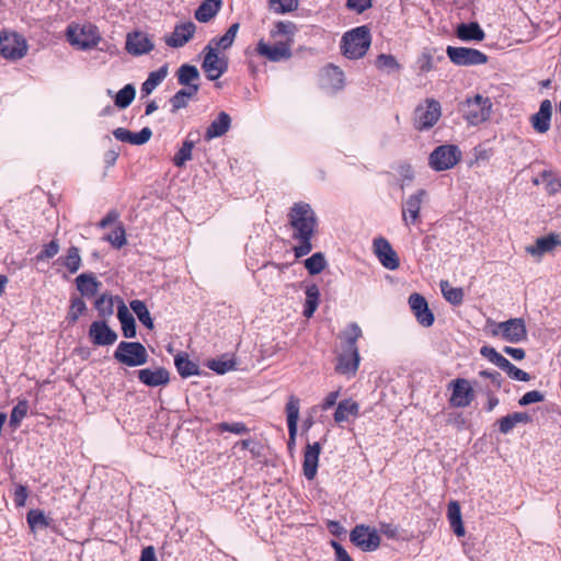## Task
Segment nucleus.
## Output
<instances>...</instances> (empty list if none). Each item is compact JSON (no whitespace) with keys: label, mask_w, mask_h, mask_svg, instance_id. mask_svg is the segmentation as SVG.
<instances>
[{"label":"nucleus","mask_w":561,"mask_h":561,"mask_svg":"<svg viewBox=\"0 0 561 561\" xmlns=\"http://www.w3.org/2000/svg\"><path fill=\"white\" fill-rule=\"evenodd\" d=\"M440 290L444 298L454 306H459L463 301V290L460 287H453L447 280L440 282Z\"/></svg>","instance_id":"44"},{"label":"nucleus","mask_w":561,"mask_h":561,"mask_svg":"<svg viewBox=\"0 0 561 561\" xmlns=\"http://www.w3.org/2000/svg\"><path fill=\"white\" fill-rule=\"evenodd\" d=\"M358 415L359 404L353 399H345L337 403L334 421L340 424L347 421L350 416L357 417Z\"/></svg>","instance_id":"28"},{"label":"nucleus","mask_w":561,"mask_h":561,"mask_svg":"<svg viewBox=\"0 0 561 561\" xmlns=\"http://www.w3.org/2000/svg\"><path fill=\"white\" fill-rule=\"evenodd\" d=\"M58 262L68 270L69 273L75 274L79 271L81 266V256L79 249L77 247H70L67 250V254L65 256H60Z\"/></svg>","instance_id":"42"},{"label":"nucleus","mask_w":561,"mask_h":561,"mask_svg":"<svg viewBox=\"0 0 561 561\" xmlns=\"http://www.w3.org/2000/svg\"><path fill=\"white\" fill-rule=\"evenodd\" d=\"M327 76L331 79V84L335 89H341L344 84V73L343 71L333 65H330L325 69Z\"/></svg>","instance_id":"57"},{"label":"nucleus","mask_w":561,"mask_h":561,"mask_svg":"<svg viewBox=\"0 0 561 561\" xmlns=\"http://www.w3.org/2000/svg\"><path fill=\"white\" fill-rule=\"evenodd\" d=\"M113 135L117 140L122 142H128L131 145H144L151 138L152 131L149 127H144L138 133H133L126 128L118 127L113 130Z\"/></svg>","instance_id":"26"},{"label":"nucleus","mask_w":561,"mask_h":561,"mask_svg":"<svg viewBox=\"0 0 561 561\" xmlns=\"http://www.w3.org/2000/svg\"><path fill=\"white\" fill-rule=\"evenodd\" d=\"M531 417L526 412H514L512 414H507L506 416L501 417L499 423V431L502 434L510 433L518 423H529Z\"/></svg>","instance_id":"33"},{"label":"nucleus","mask_w":561,"mask_h":561,"mask_svg":"<svg viewBox=\"0 0 561 561\" xmlns=\"http://www.w3.org/2000/svg\"><path fill=\"white\" fill-rule=\"evenodd\" d=\"M545 396L538 390H531L526 392L518 401L519 405L525 407L531 403L543 401Z\"/></svg>","instance_id":"60"},{"label":"nucleus","mask_w":561,"mask_h":561,"mask_svg":"<svg viewBox=\"0 0 561 561\" xmlns=\"http://www.w3.org/2000/svg\"><path fill=\"white\" fill-rule=\"evenodd\" d=\"M270 7L276 13H288L297 9L298 0H270Z\"/></svg>","instance_id":"54"},{"label":"nucleus","mask_w":561,"mask_h":561,"mask_svg":"<svg viewBox=\"0 0 561 561\" xmlns=\"http://www.w3.org/2000/svg\"><path fill=\"white\" fill-rule=\"evenodd\" d=\"M447 517L457 537H463L466 531L461 519V511L458 502L451 501L448 504Z\"/></svg>","instance_id":"36"},{"label":"nucleus","mask_w":561,"mask_h":561,"mask_svg":"<svg viewBox=\"0 0 561 561\" xmlns=\"http://www.w3.org/2000/svg\"><path fill=\"white\" fill-rule=\"evenodd\" d=\"M139 381L148 387L165 386L170 381L169 371L164 367L144 368L137 371Z\"/></svg>","instance_id":"23"},{"label":"nucleus","mask_w":561,"mask_h":561,"mask_svg":"<svg viewBox=\"0 0 561 561\" xmlns=\"http://www.w3.org/2000/svg\"><path fill=\"white\" fill-rule=\"evenodd\" d=\"M174 364L179 375L183 378L198 375V365L193 363L186 353L178 354Z\"/></svg>","instance_id":"37"},{"label":"nucleus","mask_w":561,"mask_h":561,"mask_svg":"<svg viewBox=\"0 0 561 561\" xmlns=\"http://www.w3.org/2000/svg\"><path fill=\"white\" fill-rule=\"evenodd\" d=\"M136 95V90L134 85L126 84L123 89H121L115 95V105L119 108H126L131 104Z\"/></svg>","instance_id":"47"},{"label":"nucleus","mask_w":561,"mask_h":561,"mask_svg":"<svg viewBox=\"0 0 561 561\" xmlns=\"http://www.w3.org/2000/svg\"><path fill=\"white\" fill-rule=\"evenodd\" d=\"M375 65L379 70H400L401 66L396 57L390 54H380L375 60Z\"/></svg>","instance_id":"50"},{"label":"nucleus","mask_w":561,"mask_h":561,"mask_svg":"<svg viewBox=\"0 0 561 561\" xmlns=\"http://www.w3.org/2000/svg\"><path fill=\"white\" fill-rule=\"evenodd\" d=\"M28 405L26 401H20L13 409L10 415V426L16 428L20 426L21 421L26 416Z\"/></svg>","instance_id":"52"},{"label":"nucleus","mask_w":561,"mask_h":561,"mask_svg":"<svg viewBox=\"0 0 561 561\" xmlns=\"http://www.w3.org/2000/svg\"><path fill=\"white\" fill-rule=\"evenodd\" d=\"M89 337L94 345H112L117 340V334L104 321H94L89 329Z\"/></svg>","instance_id":"21"},{"label":"nucleus","mask_w":561,"mask_h":561,"mask_svg":"<svg viewBox=\"0 0 561 561\" xmlns=\"http://www.w3.org/2000/svg\"><path fill=\"white\" fill-rule=\"evenodd\" d=\"M480 353L483 357L488 358L492 364L496 365L499 368L506 359V357H504L494 347L491 346H482Z\"/></svg>","instance_id":"58"},{"label":"nucleus","mask_w":561,"mask_h":561,"mask_svg":"<svg viewBox=\"0 0 561 561\" xmlns=\"http://www.w3.org/2000/svg\"><path fill=\"white\" fill-rule=\"evenodd\" d=\"M457 36L462 41H482L484 32L476 22L462 23L457 28Z\"/></svg>","instance_id":"39"},{"label":"nucleus","mask_w":561,"mask_h":561,"mask_svg":"<svg viewBox=\"0 0 561 561\" xmlns=\"http://www.w3.org/2000/svg\"><path fill=\"white\" fill-rule=\"evenodd\" d=\"M373 0H346V7L357 13H363L371 8Z\"/></svg>","instance_id":"61"},{"label":"nucleus","mask_w":561,"mask_h":561,"mask_svg":"<svg viewBox=\"0 0 561 561\" xmlns=\"http://www.w3.org/2000/svg\"><path fill=\"white\" fill-rule=\"evenodd\" d=\"M442 116V107L435 99H426L416 106L414 112V127L417 130L432 128Z\"/></svg>","instance_id":"9"},{"label":"nucleus","mask_w":561,"mask_h":561,"mask_svg":"<svg viewBox=\"0 0 561 561\" xmlns=\"http://www.w3.org/2000/svg\"><path fill=\"white\" fill-rule=\"evenodd\" d=\"M78 290L87 297H93L99 291L101 283L96 279L93 274H80L76 278Z\"/></svg>","instance_id":"32"},{"label":"nucleus","mask_w":561,"mask_h":561,"mask_svg":"<svg viewBox=\"0 0 561 561\" xmlns=\"http://www.w3.org/2000/svg\"><path fill=\"white\" fill-rule=\"evenodd\" d=\"M500 368L504 370L507 374V376L514 380L529 381L531 378L528 373L513 365L507 358Z\"/></svg>","instance_id":"49"},{"label":"nucleus","mask_w":561,"mask_h":561,"mask_svg":"<svg viewBox=\"0 0 561 561\" xmlns=\"http://www.w3.org/2000/svg\"><path fill=\"white\" fill-rule=\"evenodd\" d=\"M492 102L489 98L477 94L468 98L462 104L463 118L470 125H479L488 121L491 116Z\"/></svg>","instance_id":"5"},{"label":"nucleus","mask_w":561,"mask_h":561,"mask_svg":"<svg viewBox=\"0 0 561 561\" xmlns=\"http://www.w3.org/2000/svg\"><path fill=\"white\" fill-rule=\"evenodd\" d=\"M320 291L316 284H312L306 289V301L304 316L311 318L319 306Z\"/></svg>","instance_id":"41"},{"label":"nucleus","mask_w":561,"mask_h":561,"mask_svg":"<svg viewBox=\"0 0 561 561\" xmlns=\"http://www.w3.org/2000/svg\"><path fill=\"white\" fill-rule=\"evenodd\" d=\"M255 51L259 56L272 62L287 60L293 56L291 41L277 42L274 45H270L264 39H260L256 44Z\"/></svg>","instance_id":"15"},{"label":"nucleus","mask_w":561,"mask_h":561,"mask_svg":"<svg viewBox=\"0 0 561 561\" xmlns=\"http://www.w3.org/2000/svg\"><path fill=\"white\" fill-rule=\"evenodd\" d=\"M198 90H199V85H194V87L179 90L170 99L172 112L175 113L179 110L186 107L188 104V101L197 94Z\"/></svg>","instance_id":"35"},{"label":"nucleus","mask_w":561,"mask_h":561,"mask_svg":"<svg viewBox=\"0 0 561 561\" xmlns=\"http://www.w3.org/2000/svg\"><path fill=\"white\" fill-rule=\"evenodd\" d=\"M167 67H161L157 71L149 73L147 80L141 84V92L146 95L150 94L167 77Z\"/></svg>","instance_id":"45"},{"label":"nucleus","mask_w":561,"mask_h":561,"mask_svg":"<svg viewBox=\"0 0 561 561\" xmlns=\"http://www.w3.org/2000/svg\"><path fill=\"white\" fill-rule=\"evenodd\" d=\"M231 126V118L226 112H220L216 119H214L207 127L205 139L211 140L217 137L224 136Z\"/></svg>","instance_id":"27"},{"label":"nucleus","mask_w":561,"mask_h":561,"mask_svg":"<svg viewBox=\"0 0 561 561\" xmlns=\"http://www.w3.org/2000/svg\"><path fill=\"white\" fill-rule=\"evenodd\" d=\"M447 55L454 64L459 66L483 65L488 61L486 55L474 48L448 46Z\"/></svg>","instance_id":"16"},{"label":"nucleus","mask_w":561,"mask_h":561,"mask_svg":"<svg viewBox=\"0 0 561 561\" xmlns=\"http://www.w3.org/2000/svg\"><path fill=\"white\" fill-rule=\"evenodd\" d=\"M363 336L360 327L353 322L350 323L341 334V351L336 355L335 371L347 378L356 375L360 356L357 347V341Z\"/></svg>","instance_id":"2"},{"label":"nucleus","mask_w":561,"mask_h":561,"mask_svg":"<svg viewBox=\"0 0 561 561\" xmlns=\"http://www.w3.org/2000/svg\"><path fill=\"white\" fill-rule=\"evenodd\" d=\"M59 251V244L56 240H51L48 244L44 247L41 254L37 255L38 259H50L54 257Z\"/></svg>","instance_id":"63"},{"label":"nucleus","mask_w":561,"mask_h":561,"mask_svg":"<svg viewBox=\"0 0 561 561\" xmlns=\"http://www.w3.org/2000/svg\"><path fill=\"white\" fill-rule=\"evenodd\" d=\"M26 39L14 31L0 32V56L8 60L22 59L27 53Z\"/></svg>","instance_id":"6"},{"label":"nucleus","mask_w":561,"mask_h":561,"mask_svg":"<svg viewBox=\"0 0 561 561\" xmlns=\"http://www.w3.org/2000/svg\"><path fill=\"white\" fill-rule=\"evenodd\" d=\"M95 308L100 316L107 317L114 312V304L111 296L102 295L95 301Z\"/></svg>","instance_id":"55"},{"label":"nucleus","mask_w":561,"mask_h":561,"mask_svg":"<svg viewBox=\"0 0 561 561\" xmlns=\"http://www.w3.org/2000/svg\"><path fill=\"white\" fill-rule=\"evenodd\" d=\"M561 244L559 236L550 233L547 237L538 238L534 245L527 247V252L531 255H541L552 251L557 245Z\"/></svg>","instance_id":"30"},{"label":"nucleus","mask_w":561,"mask_h":561,"mask_svg":"<svg viewBox=\"0 0 561 561\" xmlns=\"http://www.w3.org/2000/svg\"><path fill=\"white\" fill-rule=\"evenodd\" d=\"M539 178L540 180H534V184L538 185L541 182L549 195H554L561 190V180L554 172L545 170L540 173Z\"/></svg>","instance_id":"38"},{"label":"nucleus","mask_w":561,"mask_h":561,"mask_svg":"<svg viewBox=\"0 0 561 561\" xmlns=\"http://www.w3.org/2000/svg\"><path fill=\"white\" fill-rule=\"evenodd\" d=\"M130 308L136 313L138 320L148 329L153 328V321L149 313V310L146 304L142 300H133L130 301Z\"/></svg>","instance_id":"46"},{"label":"nucleus","mask_w":561,"mask_h":561,"mask_svg":"<svg viewBox=\"0 0 561 561\" xmlns=\"http://www.w3.org/2000/svg\"><path fill=\"white\" fill-rule=\"evenodd\" d=\"M114 358L128 367H137L148 362V353L146 347L139 342L122 341L115 352Z\"/></svg>","instance_id":"7"},{"label":"nucleus","mask_w":561,"mask_h":561,"mask_svg":"<svg viewBox=\"0 0 561 561\" xmlns=\"http://www.w3.org/2000/svg\"><path fill=\"white\" fill-rule=\"evenodd\" d=\"M178 81L181 85H185L186 88L197 85L193 83L198 80L199 72L195 66L184 64L176 71Z\"/></svg>","instance_id":"40"},{"label":"nucleus","mask_w":561,"mask_h":561,"mask_svg":"<svg viewBox=\"0 0 561 561\" xmlns=\"http://www.w3.org/2000/svg\"><path fill=\"white\" fill-rule=\"evenodd\" d=\"M85 302L81 298L71 299L67 319L70 323H75L79 317L85 311Z\"/></svg>","instance_id":"56"},{"label":"nucleus","mask_w":561,"mask_h":561,"mask_svg":"<svg viewBox=\"0 0 561 561\" xmlns=\"http://www.w3.org/2000/svg\"><path fill=\"white\" fill-rule=\"evenodd\" d=\"M321 449V444L314 442L313 444L308 443L304 450L302 473L309 481L317 476Z\"/></svg>","instance_id":"20"},{"label":"nucleus","mask_w":561,"mask_h":561,"mask_svg":"<svg viewBox=\"0 0 561 561\" xmlns=\"http://www.w3.org/2000/svg\"><path fill=\"white\" fill-rule=\"evenodd\" d=\"M331 546L334 549L335 560L336 561H353L352 557L344 549V547L337 541L332 540Z\"/></svg>","instance_id":"64"},{"label":"nucleus","mask_w":561,"mask_h":561,"mask_svg":"<svg viewBox=\"0 0 561 561\" xmlns=\"http://www.w3.org/2000/svg\"><path fill=\"white\" fill-rule=\"evenodd\" d=\"M552 116V104L550 100H543L540 103L539 111L530 117L533 128L539 133L545 134L550 128Z\"/></svg>","instance_id":"24"},{"label":"nucleus","mask_w":561,"mask_h":561,"mask_svg":"<svg viewBox=\"0 0 561 561\" xmlns=\"http://www.w3.org/2000/svg\"><path fill=\"white\" fill-rule=\"evenodd\" d=\"M371 45V34L367 25L357 26L344 33L341 38V53L347 59L363 58Z\"/></svg>","instance_id":"3"},{"label":"nucleus","mask_w":561,"mask_h":561,"mask_svg":"<svg viewBox=\"0 0 561 561\" xmlns=\"http://www.w3.org/2000/svg\"><path fill=\"white\" fill-rule=\"evenodd\" d=\"M426 196L427 192L421 188L402 202V222L405 227L410 228L411 226H415L421 222V208Z\"/></svg>","instance_id":"12"},{"label":"nucleus","mask_w":561,"mask_h":561,"mask_svg":"<svg viewBox=\"0 0 561 561\" xmlns=\"http://www.w3.org/2000/svg\"><path fill=\"white\" fill-rule=\"evenodd\" d=\"M199 141L198 131H190L182 144V147L174 154L172 162L175 167L182 168L192 159V151L196 142Z\"/></svg>","instance_id":"25"},{"label":"nucleus","mask_w":561,"mask_h":561,"mask_svg":"<svg viewBox=\"0 0 561 561\" xmlns=\"http://www.w3.org/2000/svg\"><path fill=\"white\" fill-rule=\"evenodd\" d=\"M373 249L375 255L378 257L381 265L390 271H394L400 266V259L397 252L391 247L390 242L383 238L378 237L373 241Z\"/></svg>","instance_id":"17"},{"label":"nucleus","mask_w":561,"mask_h":561,"mask_svg":"<svg viewBox=\"0 0 561 561\" xmlns=\"http://www.w3.org/2000/svg\"><path fill=\"white\" fill-rule=\"evenodd\" d=\"M117 318L122 324L123 335L126 339H131L136 336V322L133 314L129 312L126 305L121 301L117 309Z\"/></svg>","instance_id":"31"},{"label":"nucleus","mask_w":561,"mask_h":561,"mask_svg":"<svg viewBox=\"0 0 561 561\" xmlns=\"http://www.w3.org/2000/svg\"><path fill=\"white\" fill-rule=\"evenodd\" d=\"M126 50L134 56L148 54L153 49V44L147 34L134 32L127 35Z\"/></svg>","instance_id":"22"},{"label":"nucleus","mask_w":561,"mask_h":561,"mask_svg":"<svg viewBox=\"0 0 561 561\" xmlns=\"http://www.w3.org/2000/svg\"><path fill=\"white\" fill-rule=\"evenodd\" d=\"M66 36L72 46L82 50L96 47L102 39L98 26L92 23L68 25Z\"/></svg>","instance_id":"4"},{"label":"nucleus","mask_w":561,"mask_h":561,"mask_svg":"<svg viewBox=\"0 0 561 561\" xmlns=\"http://www.w3.org/2000/svg\"><path fill=\"white\" fill-rule=\"evenodd\" d=\"M239 27H240L239 23L231 24L222 36H220L218 38H213L209 44L211 46L215 45L214 47L216 48V50L217 49H228L229 47L232 46V44L236 39L237 33L239 31Z\"/></svg>","instance_id":"43"},{"label":"nucleus","mask_w":561,"mask_h":561,"mask_svg":"<svg viewBox=\"0 0 561 561\" xmlns=\"http://www.w3.org/2000/svg\"><path fill=\"white\" fill-rule=\"evenodd\" d=\"M204 54L202 69L208 80L215 81L228 70V61L225 57H219L216 48L210 44L204 48Z\"/></svg>","instance_id":"13"},{"label":"nucleus","mask_w":561,"mask_h":561,"mask_svg":"<svg viewBox=\"0 0 561 561\" xmlns=\"http://www.w3.org/2000/svg\"><path fill=\"white\" fill-rule=\"evenodd\" d=\"M351 542L362 551L371 552L380 547L381 538L375 528L356 525L350 533Z\"/></svg>","instance_id":"10"},{"label":"nucleus","mask_w":561,"mask_h":561,"mask_svg":"<svg viewBox=\"0 0 561 561\" xmlns=\"http://www.w3.org/2000/svg\"><path fill=\"white\" fill-rule=\"evenodd\" d=\"M234 362L231 359L224 360V359H213L208 363V368L214 370L217 374H226L227 371H230L234 368Z\"/></svg>","instance_id":"59"},{"label":"nucleus","mask_w":561,"mask_h":561,"mask_svg":"<svg viewBox=\"0 0 561 561\" xmlns=\"http://www.w3.org/2000/svg\"><path fill=\"white\" fill-rule=\"evenodd\" d=\"M451 391L449 404L453 408H467L476 398L474 390L470 381L466 378H456L447 385Z\"/></svg>","instance_id":"11"},{"label":"nucleus","mask_w":561,"mask_h":561,"mask_svg":"<svg viewBox=\"0 0 561 561\" xmlns=\"http://www.w3.org/2000/svg\"><path fill=\"white\" fill-rule=\"evenodd\" d=\"M196 32V25L192 21L175 24L173 32L165 35L164 43L172 48L185 46Z\"/></svg>","instance_id":"18"},{"label":"nucleus","mask_w":561,"mask_h":561,"mask_svg":"<svg viewBox=\"0 0 561 561\" xmlns=\"http://www.w3.org/2000/svg\"><path fill=\"white\" fill-rule=\"evenodd\" d=\"M28 493L27 489L23 485H19L15 488L14 494H13V502L16 507H23L26 503Z\"/></svg>","instance_id":"62"},{"label":"nucleus","mask_w":561,"mask_h":561,"mask_svg":"<svg viewBox=\"0 0 561 561\" xmlns=\"http://www.w3.org/2000/svg\"><path fill=\"white\" fill-rule=\"evenodd\" d=\"M327 265L324 255L321 252L312 254L310 257L305 260V267L310 275H317L321 273Z\"/></svg>","instance_id":"48"},{"label":"nucleus","mask_w":561,"mask_h":561,"mask_svg":"<svg viewBox=\"0 0 561 561\" xmlns=\"http://www.w3.org/2000/svg\"><path fill=\"white\" fill-rule=\"evenodd\" d=\"M511 343H518L527 337L525 321L522 318H514L496 324L492 335H500Z\"/></svg>","instance_id":"14"},{"label":"nucleus","mask_w":561,"mask_h":561,"mask_svg":"<svg viewBox=\"0 0 561 561\" xmlns=\"http://www.w3.org/2000/svg\"><path fill=\"white\" fill-rule=\"evenodd\" d=\"M318 217L310 204L297 202L288 209L287 227L291 239L296 242L293 251L297 259L312 251L311 241L318 232Z\"/></svg>","instance_id":"1"},{"label":"nucleus","mask_w":561,"mask_h":561,"mask_svg":"<svg viewBox=\"0 0 561 561\" xmlns=\"http://www.w3.org/2000/svg\"><path fill=\"white\" fill-rule=\"evenodd\" d=\"M216 431L219 433L229 432L237 435L248 434L249 428L243 422L227 423L221 422L216 424Z\"/></svg>","instance_id":"53"},{"label":"nucleus","mask_w":561,"mask_h":561,"mask_svg":"<svg viewBox=\"0 0 561 561\" xmlns=\"http://www.w3.org/2000/svg\"><path fill=\"white\" fill-rule=\"evenodd\" d=\"M461 159V151L455 145H442L428 157V164L435 171H446L454 168Z\"/></svg>","instance_id":"8"},{"label":"nucleus","mask_w":561,"mask_h":561,"mask_svg":"<svg viewBox=\"0 0 561 561\" xmlns=\"http://www.w3.org/2000/svg\"><path fill=\"white\" fill-rule=\"evenodd\" d=\"M410 308L416 319V321L425 328L433 325L435 321L434 313L428 308L426 299L417 293H413L409 297Z\"/></svg>","instance_id":"19"},{"label":"nucleus","mask_w":561,"mask_h":561,"mask_svg":"<svg viewBox=\"0 0 561 561\" xmlns=\"http://www.w3.org/2000/svg\"><path fill=\"white\" fill-rule=\"evenodd\" d=\"M104 240L110 242L114 248L121 249L126 244V232L123 225L115 227L113 231L104 237Z\"/></svg>","instance_id":"51"},{"label":"nucleus","mask_w":561,"mask_h":561,"mask_svg":"<svg viewBox=\"0 0 561 561\" xmlns=\"http://www.w3.org/2000/svg\"><path fill=\"white\" fill-rule=\"evenodd\" d=\"M300 400L296 396H290L286 403V416L288 432L291 436L297 433V425L299 420Z\"/></svg>","instance_id":"34"},{"label":"nucleus","mask_w":561,"mask_h":561,"mask_svg":"<svg viewBox=\"0 0 561 561\" xmlns=\"http://www.w3.org/2000/svg\"><path fill=\"white\" fill-rule=\"evenodd\" d=\"M221 4V0H204L195 10L194 16L198 22L206 23L216 16Z\"/></svg>","instance_id":"29"}]
</instances>
